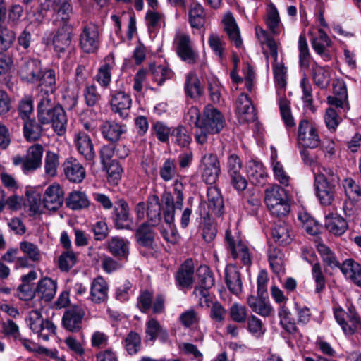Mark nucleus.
Returning a JSON list of instances; mask_svg holds the SVG:
<instances>
[{
  "mask_svg": "<svg viewBox=\"0 0 361 361\" xmlns=\"http://www.w3.org/2000/svg\"><path fill=\"white\" fill-rule=\"evenodd\" d=\"M37 117L42 124L51 123L59 135L66 132V113L62 106L54 101L51 94L42 95L37 106Z\"/></svg>",
  "mask_w": 361,
  "mask_h": 361,
  "instance_id": "f257e3e1",
  "label": "nucleus"
},
{
  "mask_svg": "<svg viewBox=\"0 0 361 361\" xmlns=\"http://www.w3.org/2000/svg\"><path fill=\"white\" fill-rule=\"evenodd\" d=\"M224 126L223 114L213 106H206L202 114L199 130L195 132V141L200 145L205 144L209 135L219 133Z\"/></svg>",
  "mask_w": 361,
  "mask_h": 361,
  "instance_id": "f03ea898",
  "label": "nucleus"
},
{
  "mask_svg": "<svg viewBox=\"0 0 361 361\" xmlns=\"http://www.w3.org/2000/svg\"><path fill=\"white\" fill-rule=\"evenodd\" d=\"M256 35L262 46H267L270 55L274 59L273 72L275 86L278 97L285 96L286 87V68L283 63L277 62L278 51L276 42L269 36L267 31L262 27L255 28Z\"/></svg>",
  "mask_w": 361,
  "mask_h": 361,
  "instance_id": "7ed1b4c3",
  "label": "nucleus"
},
{
  "mask_svg": "<svg viewBox=\"0 0 361 361\" xmlns=\"http://www.w3.org/2000/svg\"><path fill=\"white\" fill-rule=\"evenodd\" d=\"M264 202L269 212L274 216H285L290 211L286 190L278 185H271L265 190Z\"/></svg>",
  "mask_w": 361,
  "mask_h": 361,
  "instance_id": "20e7f679",
  "label": "nucleus"
},
{
  "mask_svg": "<svg viewBox=\"0 0 361 361\" xmlns=\"http://www.w3.org/2000/svg\"><path fill=\"white\" fill-rule=\"evenodd\" d=\"M334 315L346 336H352L356 331L361 333V318L353 304L347 305V311L340 306L335 307Z\"/></svg>",
  "mask_w": 361,
  "mask_h": 361,
  "instance_id": "39448f33",
  "label": "nucleus"
},
{
  "mask_svg": "<svg viewBox=\"0 0 361 361\" xmlns=\"http://www.w3.org/2000/svg\"><path fill=\"white\" fill-rule=\"evenodd\" d=\"M226 240L228 250L236 264L243 265H250L251 264L250 250L246 243L240 238L237 232L232 234L231 231L226 230Z\"/></svg>",
  "mask_w": 361,
  "mask_h": 361,
  "instance_id": "423d86ee",
  "label": "nucleus"
},
{
  "mask_svg": "<svg viewBox=\"0 0 361 361\" xmlns=\"http://www.w3.org/2000/svg\"><path fill=\"white\" fill-rule=\"evenodd\" d=\"M174 46L178 56L188 64L195 63L199 58L190 36L182 31H177L174 37Z\"/></svg>",
  "mask_w": 361,
  "mask_h": 361,
  "instance_id": "0eeeda50",
  "label": "nucleus"
},
{
  "mask_svg": "<svg viewBox=\"0 0 361 361\" xmlns=\"http://www.w3.org/2000/svg\"><path fill=\"white\" fill-rule=\"evenodd\" d=\"M42 154V147L40 145H34L29 147L25 157H13V164L14 166L20 165L23 173L29 174L41 166Z\"/></svg>",
  "mask_w": 361,
  "mask_h": 361,
  "instance_id": "6e6552de",
  "label": "nucleus"
},
{
  "mask_svg": "<svg viewBox=\"0 0 361 361\" xmlns=\"http://www.w3.org/2000/svg\"><path fill=\"white\" fill-rule=\"evenodd\" d=\"M101 42V36L98 26L89 23L82 27L79 35V46L85 53L94 54L97 51Z\"/></svg>",
  "mask_w": 361,
  "mask_h": 361,
  "instance_id": "1a4fd4ad",
  "label": "nucleus"
},
{
  "mask_svg": "<svg viewBox=\"0 0 361 361\" xmlns=\"http://www.w3.org/2000/svg\"><path fill=\"white\" fill-rule=\"evenodd\" d=\"M226 168L231 185L238 192L244 191L247 188V181L241 173L242 161L240 158L235 154L229 155Z\"/></svg>",
  "mask_w": 361,
  "mask_h": 361,
  "instance_id": "9d476101",
  "label": "nucleus"
},
{
  "mask_svg": "<svg viewBox=\"0 0 361 361\" xmlns=\"http://www.w3.org/2000/svg\"><path fill=\"white\" fill-rule=\"evenodd\" d=\"M202 177L209 185H212L218 180L221 173L220 163L216 154H205L200 165Z\"/></svg>",
  "mask_w": 361,
  "mask_h": 361,
  "instance_id": "9b49d317",
  "label": "nucleus"
},
{
  "mask_svg": "<svg viewBox=\"0 0 361 361\" xmlns=\"http://www.w3.org/2000/svg\"><path fill=\"white\" fill-rule=\"evenodd\" d=\"M298 144L303 148L314 149L320 142L317 130L308 121H300L298 135Z\"/></svg>",
  "mask_w": 361,
  "mask_h": 361,
  "instance_id": "f8f14e48",
  "label": "nucleus"
},
{
  "mask_svg": "<svg viewBox=\"0 0 361 361\" xmlns=\"http://www.w3.org/2000/svg\"><path fill=\"white\" fill-rule=\"evenodd\" d=\"M42 73L41 61L38 59L24 58L20 65L19 75L24 81L38 82Z\"/></svg>",
  "mask_w": 361,
  "mask_h": 361,
  "instance_id": "ddd939ff",
  "label": "nucleus"
},
{
  "mask_svg": "<svg viewBox=\"0 0 361 361\" xmlns=\"http://www.w3.org/2000/svg\"><path fill=\"white\" fill-rule=\"evenodd\" d=\"M64 192L59 183H54L49 185L43 195L44 207L50 211L58 210L63 204Z\"/></svg>",
  "mask_w": 361,
  "mask_h": 361,
  "instance_id": "4468645a",
  "label": "nucleus"
},
{
  "mask_svg": "<svg viewBox=\"0 0 361 361\" xmlns=\"http://www.w3.org/2000/svg\"><path fill=\"white\" fill-rule=\"evenodd\" d=\"M157 338L162 343H168L169 341V332L157 319L149 318L145 324V342L154 343Z\"/></svg>",
  "mask_w": 361,
  "mask_h": 361,
  "instance_id": "2eb2a0df",
  "label": "nucleus"
},
{
  "mask_svg": "<svg viewBox=\"0 0 361 361\" xmlns=\"http://www.w3.org/2000/svg\"><path fill=\"white\" fill-rule=\"evenodd\" d=\"M118 207L114 209V224L118 229L132 231L135 228L133 219L130 214L128 204L123 200L118 202Z\"/></svg>",
  "mask_w": 361,
  "mask_h": 361,
  "instance_id": "dca6fc26",
  "label": "nucleus"
},
{
  "mask_svg": "<svg viewBox=\"0 0 361 361\" xmlns=\"http://www.w3.org/2000/svg\"><path fill=\"white\" fill-rule=\"evenodd\" d=\"M114 57L112 54L107 55L101 66L97 70L94 80L100 85L101 87L106 89L111 82V71L115 67Z\"/></svg>",
  "mask_w": 361,
  "mask_h": 361,
  "instance_id": "f3484780",
  "label": "nucleus"
},
{
  "mask_svg": "<svg viewBox=\"0 0 361 361\" xmlns=\"http://www.w3.org/2000/svg\"><path fill=\"white\" fill-rule=\"evenodd\" d=\"M333 89L334 95L327 97L328 103L343 111L348 109V92L345 82L343 80H337L334 83Z\"/></svg>",
  "mask_w": 361,
  "mask_h": 361,
  "instance_id": "a211bd4d",
  "label": "nucleus"
},
{
  "mask_svg": "<svg viewBox=\"0 0 361 361\" xmlns=\"http://www.w3.org/2000/svg\"><path fill=\"white\" fill-rule=\"evenodd\" d=\"M311 44L314 51L325 60L329 59L328 49L331 47L332 42L324 30L321 28L317 30V33L314 35L310 32Z\"/></svg>",
  "mask_w": 361,
  "mask_h": 361,
  "instance_id": "6ab92c4d",
  "label": "nucleus"
},
{
  "mask_svg": "<svg viewBox=\"0 0 361 361\" xmlns=\"http://www.w3.org/2000/svg\"><path fill=\"white\" fill-rule=\"evenodd\" d=\"M74 144L78 152L87 160L91 161L95 157L94 145L90 135L84 131L75 134Z\"/></svg>",
  "mask_w": 361,
  "mask_h": 361,
  "instance_id": "aec40b11",
  "label": "nucleus"
},
{
  "mask_svg": "<svg viewBox=\"0 0 361 361\" xmlns=\"http://www.w3.org/2000/svg\"><path fill=\"white\" fill-rule=\"evenodd\" d=\"M73 29L71 25L65 24L59 27L52 40L54 51L64 53L69 47L72 39Z\"/></svg>",
  "mask_w": 361,
  "mask_h": 361,
  "instance_id": "412c9836",
  "label": "nucleus"
},
{
  "mask_svg": "<svg viewBox=\"0 0 361 361\" xmlns=\"http://www.w3.org/2000/svg\"><path fill=\"white\" fill-rule=\"evenodd\" d=\"M109 286L106 281L101 276L94 279L90 288V300L95 304L105 302L108 299Z\"/></svg>",
  "mask_w": 361,
  "mask_h": 361,
  "instance_id": "4be33fe9",
  "label": "nucleus"
},
{
  "mask_svg": "<svg viewBox=\"0 0 361 361\" xmlns=\"http://www.w3.org/2000/svg\"><path fill=\"white\" fill-rule=\"evenodd\" d=\"M66 177L71 182L80 183L85 177V170L75 159H68L63 164Z\"/></svg>",
  "mask_w": 361,
  "mask_h": 361,
  "instance_id": "5701e85b",
  "label": "nucleus"
},
{
  "mask_svg": "<svg viewBox=\"0 0 361 361\" xmlns=\"http://www.w3.org/2000/svg\"><path fill=\"white\" fill-rule=\"evenodd\" d=\"M236 113L240 122H249L255 118L254 107L245 94H241L237 99Z\"/></svg>",
  "mask_w": 361,
  "mask_h": 361,
  "instance_id": "b1692460",
  "label": "nucleus"
},
{
  "mask_svg": "<svg viewBox=\"0 0 361 361\" xmlns=\"http://www.w3.org/2000/svg\"><path fill=\"white\" fill-rule=\"evenodd\" d=\"M84 315L85 312L80 307L75 306L68 310L63 316V326L70 331L78 330Z\"/></svg>",
  "mask_w": 361,
  "mask_h": 361,
  "instance_id": "393cba45",
  "label": "nucleus"
},
{
  "mask_svg": "<svg viewBox=\"0 0 361 361\" xmlns=\"http://www.w3.org/2000/svg\"><path fill=\"white\" fill-rule=\"evenodd\" d=\"M194 265L192 259H187L179 268L176 275V284L180 288H190L194 281Z\"/></svg>",
  "mask_w": 361,
  "mask_h": 361,
  "instance_id": "a878e982",
  "label": "nucleus"
},
{
  "mask_svg": "<svg viewBox=\"0 0 361 361\" xmlns=\"http://www.w3.org/2000/svg\"><path fill=\"white\" fill-rule=\"evenodd\" d=\"M224 31L228 35L229 39L237 47L242 45V39L240 37V29L235 21V19L231 14L228 12L225 13L222 19Z\"/></svg>",
  "mask_w": 361,
  "mask_h": 361,
  "instance_id": "bb28decb",
  "label": "nucleus"
},
{
  "mask_svg": "<svg viewBox=\"0 0 361 361\" xmlns=\"http://www.w3.org/2000/svg\"><path fill=\"white\" fill-rule=\"evenodd\" d=\"M340 269L346 279L357 286H361V264L353 259H347L340 266Z\"/></svg>",
  "mask_w": 361,
  "mask_h": 361,
  "instance_id": "cd10ccee",
  "label": "nucleus"
},
{
  "mask_svg": "<svg viewBox=\"0 0 361 361\" xmlns=\"http://www.w3.org/2000/svg\"><path fill=\"white\" fill-rule=\"evenodd\" d=\"M245 168L247 176L253 184L264 183L267 173L262 162L250 160L247 162Z\"/></svg>",
  "mask_w": 361,
  "mask_h": 361,
  "instance_id": "c85d7f7f",
  "label": "nucleus"
},
{
  "mask_svg": "<svg viewBox=\"0 0 361 361\" xmlns=\"http://www.w3.org/2000/svg\"><path fill=\"white\" fill-rule=\"evenodd\" d=\"M129 241L120 236H114L108 240L109 252L120 259H127L129 255Z\"/></svg>",
  "mask_w": 361,
  "mask_h": 361,
  "instance_id": "c756f323",
  "label": "nucleus"
},
{
  "mask_svg": "<svg viewBox=\"0 0 361 361\" xmlns=\"http://www.w3.org/2000/svg\"><path fill=\"white\" fill-rule=\"evenodd\" d=\"M337 184L314 183L316 195L323 205H331L334 200L335 190Z\"/></svg>",
  "mask_w": 361,
  "mask_h": 361,
  "instance_id": "7c9ffc66",
  "label": "nucleus"
},
{
  "mask_svg": "<svg viewBox=\"0 0 361 361\" xmlns=\"http://www.w3.org/2000/svg\"><path fill=\"white\" fill-rule=\"evenodd\" d=\"M131 104L132 100L130 95L123 92L115 93L111 100L112 111L119 114L121 117L126 116V111L130 109Z\"/></svg>",
  "mask_w": 361,
  "mask_h": 361,
  "instance_id": "2f4dec72",
  "label": "nucleus"
},
{
  "mask_svg": "<svg viewBox=\"0 0 361 361\" xmlns=\"http://www.w3.org/2000/svg\"><path fill=\"white\" fill-rule=\"evenodd\" d=\"M225 279L226 285L234 294H238L242 290V281L238 268L233 264H228L225 269Z\"/></svg>",
  "mask_w": 361,
  "mask_h": 361,
  "instance_id": "473e14b6",
  "label": "nucleus"
},
{
  "mask_svg": "<svg viewBox=\"0 0 361 361\" xmlns=\"http://www.w3.org/2000/svg\"><path fill=\"white\" fill-rule=\"evenodd\" d=\"M325 226L331 233L335 235H341L348 229L346 221L340 215L334 213L326 216Z\"/></svg>",
  "mask_w": 361,
  "mask_h": 361,
  "instance_id": "72a5a7b5",
  "label": "nucleus"
},
{
  "mask_svg": "<svg viewBox=\"0 0 361 361\" xmlns=\"http://www.w3.org/2000/svg\"><path fill=\"white\" fill-rule=\"evenodd\" d=\"M272 237L276 243L281 245L290 244L293 240V233L289 225L279 221L272 229Z\"/></svg>",
  "mask_w": 361,
  "mask_h": 361,
  "instance_id": "f704fd0d",
  "label": "nucleus"
},
{
  "mask_svg": "<svg viewBox=\"0 0 361 361\" xmlns=\"http://www.w3.org/2000/svg\"><path fill=\"white\" fill-rule=\"evenodd\" d=\"M189 23L192 28L202 27L206 21V13L200 4L192 1L188 11Z\"/></svg>",
  "mask_w": 361,
  "mask_h": 361,
  "instance_id": "c9c22d12",
  "label": "nucleus"
},
{
  "mask_svg": "<svg viewBox=\"0 0 361 361\" xmlns=\"http://www.w3.org/2000/svg\"><path fill=\"white\" fill-rule=\"evenodd\" d=\"M101 131L104 138L111 142H116L126 131V126L118 123L106 121L102 124Z\"/></svg>",
  "mask_w": 361,
  "mask_h": 361,
  "instance_id": "e433bc0d",
  "label": "nucleus"
},
{
  "mask_svg": "<svg viewBox=\"0 0 361 361\" xmlns=\"http://www.w3.org/2000/svg\"><path fill=\"white\" fill-rule=\"evenodd\" d=\"M56 288V281L50 278L45 277L38 282L36 292L42 300L50 301L54 298Z\"/></svg>",
  "mask_w": 361,
  "mask_h": 361,
  "instance_id": "4c0bfd02",
  "label": "nucleus"
},
{
  "mask_svg": "<svg viewBox=\"0 0 361 361\" xmlns=\"http://www.w3.org/2000/svg\"><path fill=\"white\" fill-rule=\"evenodd\" d=\"M147 216L151 226H156L161 220V204L157 195L147 198Z\"/></svg>",
  "mask_w": 361,
  "mask_h": 361,
  "instance_id": "58836bf2",
  "label": "nucleus"
},
{
  "mask_svg": "<svg viewBox=\"0 0 361 361\" xmlns=\"http://www.w3.org/2000/svg\"><path fill=\"white\" fill-rule=\"evenodd\" d=\"M312 78L316 85L322 89L326 88L331 81L329 67L320 66L317 63L312 65Z\"/></svg>",
  "mask_w": 361,
  "mask_h": 361,
  "instance_id": "ea45409f",
  "label": "nucleus"
},
{
  "mask_svg": "<svg viewBox=\"0 0 361 361\" xmlns=\"http://www.w3.org/2000/svg\"><path fill=\"white\" fill-rule=\"evenodd\" d=\"M271 164L274 176L281 184L287 186L289 183L290 177L286 172L283 164L277 160V152L273 147H271Z\"/></svg>",
  "mask_w": 361,
  "mask_h": 361,
  "instance_id": "a19ab883",
  "label": "nucleus"
},
{
  "mask_svg": "<svg viewBox=\"0 0 361 361\" xmlns=\"http://www.w3.org/2000/svg\"><path fill=\"white\" fill-rule=\"evenodd\" d=\"M185 91L186 94L191 98H197L202 94L203 87L195 73L191 72L186 76Z\"/></svg>",
  "mask_w": 361,
  "mask_h": 361,
  "instance_id": "79ce46f5",
  "label": "nucleus"
},
{
  "mask_svg": "<svg viewBox=\"0 0 361 361\" xmlns=\"http://www.w3.org/2000/svg\"><path fill=\"white\" fill-rule=\"evenodd\" d=\"M278 316L280 319L279 324L282 328L289 334H295L297 330L295 320L290 310L284 305H281L279 308Z\"/></svg>",
  "mask_w": 361,
  "mask_h": 361,
  "instance_id": "37998d69",
  "label": "nucleus"
},
{
  "mask_svg": "<svg viewBox=\"0 0 361 361\" xmlns=\"http://www.w3.org/2000/svg\"><path fill=\"white\" fill-rule=\"evenodd\" d=\"M314 183L338 184L339 178L334 170L329 167L318 166L317 171L313 169Z\"/></svg>",
  "mask_w": 361,
  "mask_h": 361,
  "instance_id": "c03bdc74",
  "label": "nucleus"
},
{
  "mask_svg": "<svg viewBox=\"0 0 361 361\" xmlns=\"http://www.w3.org/2000/svg\"><path fill=\"white\" fill-rule=\"evenodd\" d=\"M207 197L209 209L216 215L221 214L224 202L219 190L216 187H209L207 189Z\"/></svg>",
  "mask_w": 361,
  "mask_h": 361,
  "instance_id": "a18cd8bd",
  "label": "nucleus"
},
{
  "mask_svg": "<svg viewBox=\"0 0 361 361\" xmlns=\"http://www.w3.org/2000/svg\"><path fill=\"white\" fill-rule=\"evenodd\" d=\"M247 304L253 312L262 317H268L272 311L271 305L269 302L252 295L248 297Z\"/></svg>",
  "mask_w": 361,
  "mask_h": 361,
  "instance_id": "49530a36",
  "label": "nucleus"
},
{
  "mask_svg": "<svg viewBox=\"0 0 361 361\" xmlns=\"http://www.w3.org/2000/svg\"><path fill=\"white\" fill-rule=\"evenodd\" d=\"M266 23L274 35H279L282 27L279 11L274 4H270L267 8Z\"/></svg>",
  "mask_w": 361,
  "mask_h": 361,
  "instance_id": "de8ad7c7",
  "label": "nucleus"
},
{
  "mask_svg": "<svg viewBox=\"0 0 361 361\" xmlns=\"http://www.w3.org/2000/svg\"><path fill=\"white\" fill-rule=\"evenodd\" d=\"M39 86L42 88L45 87V92L43 95L49 94V92L53 94L56 90V74L55 71L52 69H47L43 71L40 74V78L38 81Z\"/></svg>",
  "mask_w": 361,
  "mask_h": 361,
  "instance_id": "09e8293b",
  "label": "nucleus"
},
{
  "mask_svg": "<svg viewBox=\"0 0 361 361\" xmlns=\"http://www.w3.org/2000/svg\"><path fill=\"white\" fill-rule=\"evenodd\" d=\"M269 262L272 271L276 274H283L284 268V255L279 248L270 250L269 253Z\"/></svg>",
  "mask_w": 361,
  "mask_h": 361,
  "instance_id": "8fccbe9b",
  "label": "nucleus"
},
{
  "mask_svg": "<svg viewBox=\"0 0 361 361\" xmlns=\"http://www.w3.org/2000/svg\"><path fill=\"white\" fill-rule=\"evenodd\" d=\"M66 204L69 208L76 210L88 207L90 201L85 193L80 191H73L70 193Z\"/></svg>",
  "mask_w": 361,
  "mask_h": 361,
  "instance_id": "3c124183",
  "label": "nucleus"
},
{
  "mask_svg": "<svg viewBox=\"0 0 361 361\" xmlns=\"http://www.w3.org/2000/svg\"><path fill=\"white\" fill-rule=\"evenodd\" d=\"M317 249L326 265L331 267H339L337 257L329 247L321 241H317Z\"/></svg>",
  "mask_w": 361,
  "mask_h": 361,
  "instance_id": "603ef678",
  "label": "nucleus"
},
{
  "mask_svg": "<svg viewBox=\"0 0 361 361\" xmlns=\"http://www.w3.org/2000/svg\"><path fill=\"white\" fill-rule=\"evenodd\" d=\"M123 345L125 350L129 355H135L141 348V337L137 333L130 331L124 338Z\"/></svg>",
  "mask_w": 361,
  "mask_h": 361,
  "instance_id": "864d4df0",
  "label": "nucleus"
},
{
  "mask_svg": "<svg viewBox=\"0 0 361 361\" xmlns=\"http://www.w3.org/2000/svg\"><path fill=\"white\" fill-rule=\"evenodd\" d=\"M278 103L281 116L286 126L288 128L294 126L295 123L292 116L290 102L286 96H280L278 97Z\"/></svg>",
  "mask_w": 361,
  "mask_h": 361,
  "instance_id": "5fc2aeb1",
  "label": "nucleus"
},
{
  "mask_svg": "<svg viewBox=\"0 0 361 361\" xmlns=\"http://www.w3.org/2000/svg\"><path fill=\"white\" fill-rule=\"evenodd\" d=\"M145 20L149 32L158 30L165 23L164 15L155 10L147 11Z\"/></svg>",
  "mask_w": 361,
  "mask_h": 361,
  "instance_id": "6e6d98bb",
  "label": "nucleus"
},
{
  "mask_svg": "<svg viewBox=\"0 0 361 361\" xmlns=\"http://www.w3.org/2000/svg\"><path fill=\"white\" fill-rule=\"evenodd\" d=\"M136 238L138 243L144 247H151L154 241V234L151 227L146 224H142L136 231Z\"/></svg>",
  "mask_w": 361,
  "mask_h": 361,
  "instance_id": "4d7b16f0",
  "label": "nucleus"
},
{
  "mask_svg": "<svg viewBox=\"0 0 361 361\" xmlns=\"http://www.w3.org/2000/svg\"><path fill=\"white\" fill-rule=\"evenodd\" d=\"M299 62L302 68H307L310 66L311 56L306 37L300 35L298 40Z\"/></svg>",
  "mask_w": 361,
  "mask_h": 361,
  "instance_id": "13d9d810",
  "label": "nucleus"
},
{
  "mask_svg": "<svg viewBox=\"0 0 361 361\" xmlns=\"http://www.w3.org/2000/svg\"><path fill=\"white\" fill-rule=\"evenodd\" d=\"M197 274L199 278L200 285L195 288L208 290L213 286L214 279L207 266H200L197 271Z\"/></svg>",
  "mask_w": 361,
  "mask_h": 361,
  "instance_id": "bf43d9fd",
  "label": "nucleus"
},
{
  "mask_svg": "<svg viewBox=\"0 0 361 361\" xmlns=\"http://www.w3.org/2000/svg\"><path fill=\"white\" fill-rule=\"evenodd\" d=\"M174 193L176 195V202L173 195L169 192H164L161 196V201L164 207H176L178 209H181L183 203V194L180 190L175 189Z\"/></svg>",
  "mask_w": 361,
  "mask_h": 361,
  "instance_id": "052dcab7",
  "label": "nucleus"
},
{
  "mask_svg": "<svg viewBox=\"0 0 361 361\" xmlns=\"http://www.w3.org/2000/svg\"><path fill=\"white\" fill-rule=\"evenodd\" d=\"M150 71L152 80L159 85H161L166 79L172 78L173 75L171 70L164 66H151Z\"/></svg>",
  "mask_w": 361,
  "mask_h": 361,
  "instance_id": "680f3d73",
  "label": "nucleus"
},
{
  "mask_svg": "<svg viewBox=\"0 0 361 361\" xmlns=\"http://www.w3.org/2000/svg\"><path fill=\"white\" fill-rule=\"evenodd\" d=\"M343 187L345 195L350 200L359 201L361 200V188L352 178L343 180Z\"/></svg>",
  "mask_w": 361,
  "mask_h": 361,
  "instance_id": "e2e57ef3",
  "label": "nucleus"
},
{
  "mask_svg": "<svg viewBox=\"0 0 361 361\" xmlns=\"http://www.w3.org/2000/svg\"><path fill=\"white\" fill-rule=\"evenodd\" d=\"M20 250L32 262H36L41 259L42 255L39 248L31 242H20Z\"/></svg>",
  "mask_w": 361,
  "mask_h": 361,
  "instance_id": "0e129e2a",
  "label": "nucleus"
},
{
  "mask_svg": "<svg viewBox=\"0 0 361 361\" xmlns=\"http://www.w3.org/2000/svg\"><path fill=\"white\" fill-rule=\"evenodd\" d=\"M83 96L85 104L88 106L97 105L102 99L96 85L91 84L85 86L83 90Z\"/></svg>",
  "mask_w": 361,
  "mask_h": 361,
  "instance_id": "69168bd1",
  "label": "nucleus"
},
{
  "mask_svg": "<svg viewBox=\"0 0 361 361\" xmlns=\"http://www.w3.org/2000/svg\"><path fill=\"white\" fill-rule=\"evenodd\" d=\"M59 165V155L50 151L47 152L44 160L45 174L49 177L55 176Z\"/></svg>",
  "mask_w": 361,
  "mask_h": 361,
  "instance_id": "338daca9",
  "label": "nucleus"
},
{
  "mask_svg": "<svg viewBox=\"0 0 361 361\" xmlns=\"http://www.w3.org/2000/svg\"><path fill=\"white\" fill-rule=\"evenodd\" d=\"M109 336L102 331L97 330L92 333L90 336L91 346L94 349H103L108 346Z\"/></svg>",
  "mask_w": 361,
  "mask_h": 361,
  "instance_id": "774afa93",
  "label": "nucleus"
}]
</instances>
